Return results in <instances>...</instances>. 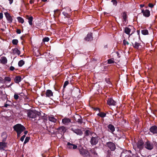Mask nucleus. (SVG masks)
I'll return each instance as SVG.
<instances>
[{
  "instance_id": "obj_43",
  "label": "nucleus",
  "mask_w": 157,
  "mask_h": 157,
  "mask_svg": "<svg viewBox=\"0 0 157 157\" xmlns=\"http://www.w3.org/2000/svg\"><path fill=\"white\" fill-rule=\"evenodd\" d=\"M69 84V82L68 81H66L65 82L63 86V88L64 89L66 86Z\"/></svg>"
},
{
  "instance_id": "obj_60",
  "label": "nucleus",
  "mask_w": 157,
  "mask_h": 157,
  "mask_svg": "<svg viewBox=\"0 0 157 157\" xmlns=\"http://www.w3.org/2000/svg\"><path fill=\"white\" fill-rule=\"evenodd\" d=\"M137 33H138V35H139L140 33V30H137Z\"/></svg>"
},
{
  "instance_id": "obj_52",
  "label": "nucleus",
  "mask_w": 157,
  "mask_h": 157,
  "mask_svg": "<svg viewBox=\"0 0 157 157\" xmlns=\"http://www.w3.org/2000/svg\"><path fill=\"white\" fill-rule=\"evenodd\" d=\"M25 36L24 35H23L21 37V39L22 40H24V38L25 37Z\"/></svg>"
},
{
  "instance_id": "obj_33",
  "label": "nucleus",
  "mask_w": 157,
  "mask_h": 157,
  "mask_svg": "<svg viewBox=\"0 0 157 157\" xmlns=\"http://www.w3.org/2000/svg\"><path fill=\"white\" fill-rule=\"evenodd\" d=\"M67 145H72V148L73 149H75L77 148V146L75 144H71L70 143V142H68L67 143Z\"/></svg>"
},
{
  "instance_id": "obj_11",
  "label": "nucleus",
  "mask_w": 157,
  "mask_h": 157,
  "mask_svg": "<svg viewBox=\"0 0 157 157\" xmlns=\"http://www.w3.org/2000/svg\"><path fill=\"white\" fill-rule=\"evenodd\" d=\"M71 122V119L68 117H65L62 120V123L65 125H67Z\"/></svg>"
},
{
  "instance_id": "obj_16",
  "label": "nucleus",
  "mask_w": 157,
  "mask_h": 157,
  "mask_svg": "<svg viewBox=\"0 0 157 157\" xmlns=\"http://www.w3.org/2000/svg\"><path fill=\"white\" fill-rule=\"evenodd\" d=\"M57 129L59 133L61 134H62V133H64L67 130L66 127L64 126L60 127Z\"/></svg>"
},
{
  "instance_id": "obj_59",
  "label": "nucleus",
  "mask_w": 157,
  "mask_h": 157,
  "mask_svg": "<svg viewBox=\"0 0 157 157\" xmlns=\"http://www.w3.org/2000/svg\"><path fill=\"white\" fill-rule=\"evenodd\" d=\"M13 84V83H11V84H10V85H9V86H7V87L8 88H9Z\"/></svg>"
},
{
  "instance_id": "obj_51",
  "label": "nucleus",
  "mask_w": 157,
  "mask_h": 157,
  "mask_svg": "<svg viewBox=\"0 0 157 157\" xmlns=\"http://www.w3.org/2000/svg\"><path fill=\"white\" fill-rule=\"evenodd\" d=\"M72 145H67V148L69 149H71L72 148Z\"/></svg>"
},
{
  "instance_id": "obj_40",
  "label": "nucleus",
  "mask_w": 157,
  "mask_h": 157,
  "mask_svg": "<svg viewBox=\"0 0 157 157\" xmlns=\"http://www.w3.org/2000/svg\"><path fill=\"white\" fill-rule=\"evenodd\" d=\"M111 2L113 3V4L114 6H117V2L116 0H112Z\"/></svg>"
},
{
  "instance_id": "obj_6",
  "label": "nucleus",
  "mask_w": 157,
  "mask_h": 157,
  "mask_svg": "<svg viewBox=\"0 0 157 157\" xmlns=\"http://www.w3.org/2000/svg\"><path fill=\"white\" fill-rule=\"evenodd\" d=\"M99 140V138L98 136H92L91 138L90 142L91 145H95L98 143Z\"/></svg>"
},
{
  "instance_id": "obj_27",
  "label": "nucleus",
  "mask_w": 157,
  "mask_h": 157,
  "mask_svg": "<svg viewBox=\"0 0 157 157\" xmlns=\"http://www.w3.org/2000/svg\"><path fill=\"white\" fill-rule=\"evenodd\" d=\"M97 115L101 117L102 118H103L106 117V113L103 112H99Z\"/></svg>"
},
{
  "instance_id": "obj_21",
  "label": "nucleus",
  "mask_w": 157,
  "mask_h": 157,
  "mask_svg": "<svg viewBox=\"0 0 157 157\" xmlns=\"http://www.w3.org/2000/svg\"><path fill=\"white\" fill-rule=\"evenodd\" d=\"M26 18L28 20V22L29 24L32 25L33 24L32 21H33V17L32 16H29V15L26 16Z\"/></svg>"
},
{
  "instance_id": "obj_10",
  "label": "nucleus",
  "mask_w": 157,
  "mask_h": 157,
  "mask_svg": "<svg viewBox=\"0 0 157 157\" xmlns=\"http://www.w3.org/2000/svg\"><path fill=\"white\" fill-rule=\"evenodd\" d=\"M108 130L112 133H113L115 131V128L114 126L112 124H109L107 126Z\"/></svg>"
},
{
  "instance_id": "obj_53",
  "label": "nucleus",
  "mask_w": 157,
  "mask_h": 157,
  "mask_svg": "<svg viewBox=\"0 0 157 157\" xmlns=\"http://www.w3.org/2000/svg\"><path fill=\"white\" fill-rule=\"evenodd\" d=\"M34 2V0H30L29 1V3L30 4H32Z\"/></svg>"
},
{
  "instance_id": "obj_24",
  "label": "nucleus",
  "mask_w": 157,
  "mask_h": 157,
  "mask_svg": "<svg viewBox=\"0 0 157 157\" xmlns=\"http://www.w3.org/2000/svg\"><path fill=\"white\" fill-rule=\"evenodd\" d=\"M132 45L133 46L134 48L136 49H138L139 47L140 46V44L137 42H135L134 44L132 43V44H131L130 45L131 46Z\"/></svg>"
},
{
  "instance_id": "obj_9",
  "label": "nucleus",
  "mask_w": 157,
  "mask_h": 157,
  "mask_svg": "<svg viewBox=\"0 0 157 157\" xmlns=\"http://www.w3.org/2000/svg\"><path fill=\"white\" fill-rule=\"evenodd\" d=\"M71 130L79 136H82L83 133L82 131L78 128L75 129L73 128H71Z\"/></svg>"
},
{
  "instance_id": "obj_1",
  "label": "nucleus",
  "mask_w": 157,
  "mask_h": 157,
  "mask_svg": "<svg viewBox=\"0 0 157 157\" xmlns=\"http://www.w3.org/2000/svg\"><path fill=\"white\" fill-rule=\"evenodd\" d=\"M13 128L14 130L16 132L18 137H20L21 133L26 129L23 125L20 124H17L15 125Z\"/></svg>"
},
{
  "instance_id": "obj_22",
  "label": "nucleus",
  "mask_w": 157,
  "mask_h": 157,
  "mask_svg": "<svg viewBox=\"0 0 157 157\" xmlns=\"http://www.w3.org/2000/svg\"><path fill=\"white\" fill-rule=\"evenodd\" d=\"M12 51L13 52V53L14 54H17L18 55H19L21 53L20 51L18 50V49L17 48L12 49Z\"/></svg>"
},
{
  "instance_id": "obj_7",
  "label": "nucleus",
  "mask_w": 157,
  "mask_h": 157,
  "mask_svg": "<svg viewBox=\"0 0 157 157\" xmlns=\"http://www.w3.org/2000/svg\"><path fill=\"white\" fill-rule=\"evenodd\" d=\"M5 17L8 23H10L12 22L13 19L12 17L8 12H6L4 13Z\"/></svg>"
},
{
  "instance_id": "obj_23",
  "label": "nucleus",
  "mask_w": 157,
  "mask_h": 157,
  "mask_svg": "<svg viewBox=\"0 0 157 157\" xmlns=\"http://www.w3.org/2000/svg\"><path fill=\"white\" fill-rule=\"evenodd\" d=\"M122 15L123 19V21L125 22L128 18L127 13L126 12H124L122 13Z\"/></svg>"
},
{
  "instance_id": "obj_32",
  "label": "nucleus",
  "mask_w": 157,
  "mask_h": 157,
  "mask_svg": "<svg viewBox=\"0 0 157 157\" xmlns=\"http://www.w3.org/2000/svg\"><path fill=\"white\" fill-rule=\"evenodd\" d=\"M141 33L144 35H146L148 34V32L147 29H143L141 30Z\"/></svg>"
},
{
  "instance_id": "obj_12",
  "label": "nucleus",
  "mask_w": 157,
  "mask_h": 157,
  "mask_svg": "<svg viewBox=\"0 0 157 157\" xmlns=\"http://www.w3.org/2000/svg\"><path fill=\"white\" fill-rule=\"evenodd\" d=\"M7 143L5 142H0V150L4 151L7 147Z\"/></svg>"
},
{
  "instance_id": "obj_13",
  "label": "nucleus",
  "mask_w": 157,
  "mask_h": 157,
  "mask_svg": "<svg viewBox=\"0 0 157 157\" xmlns=\"http://www.w3.org/2000/svg\"><path fill=\"white\" fill-rule=\"evenodd\" d=\"M141 13H143V15L146 17H149L150 15V11L147 9L146 10H142Z\"/></svg>"
},
{
  "instance_id": "obj_14",
  "label": "nucleus",
  "mask_w": 157,
  "mask_h": 157,
  "mask_svg": "<svg viewBox=\"0 0 157 157\" xmlns=\"http://www.w3.org/2000/svg\"><path fill=\"white\" fill-rule=\"evenodd\" d=\"M144 143L142 140H138L137 143V147L140 149H142L143 148Z\"/></svg>"
},
{
  "instance_id": "obj_47",
  "label": "nucleus",
  "mask_w": 157,
  "mask_h": 157,
  "mask_svg": "<svg viewBox=\"0 0 157 157\" xmlns=\"http://www.w3.org/2000/svg\"><path fill=\"white\" fill-rule=\"evenodd\" d=\"M25 135H23L20 138V140L21 141L23 142L25 138Z\"/></svg>"
},
{
  "instance_id": "obj_25",
  "label": "nucleus",
  "mask_w": 157,
  "mask_h": 157,
  "mask_svg": "<svg viewBox=\"0 0 157 157\" xmlns=\"http://www.w3.org/2000/svg\"><path fill=\"white\" fill-rule=\"evenodd\" d=\"M0 61L1 63L5 64L7 63V60L6 58L5 57L3 56L1 57Z\"/></svg>"
},
{
  "instance_id": "obj_57",
  "label": "nucleus",
  "mask_w": 157,
  "mask_h": 157,
  "mask_svg": "<svg viewBox=\"0 0 157 157\" xmlns=\"http://www.w3.org/2000/svg\"><path fill=\"white\" fill-rule=\"evenodd\" d=\"M116 53H117V56H118V57L119 58H120V56H119L120 54H119V53H118V52H116Z\"/></svg>"
},
{
  "instance_id": "obj_56",
  "label": "nucleus",
  "mask_w": 157,
  "mask_h": 157,
  "mask_svg": "<svg viewBox=\"0 0 157 157\" xmlns=\"http://www.w3.org/2000/svg\"><path fill=\"white\" fill-rule=\"evenodd\" d=\"M24 131H25L24 132V133L25 134L24 135H26L27 134V133H28V131H25V130Z\"/></svg>"
},
{
  "instance_id": "obj_4",
  "label": "nucleus",
  "mask_w": 157,
  "mask_h": 157,
  "mask_svg": "<svg viewBox=\"0 0 157 157\" xmlns=\"http://www.w3.org/2000/svg\"><path fill=\"white\" fill-rule=\"evenodd\" d=\"M27 116L30 118L34 119L35 120H36V119H35L36 118L35 110H28L27 111Z\"/></svg>"
},
{
  "instance_id": "obj_2",
  "label": "nucleus",
  "mask_w": 157,
  "mask_h": 157,
  "mask_svg": "<svg viewBox=\"0 0 157 157\" xmlns=\"http://www.w3.org/2000/svg\"><path fill=\"white\" fill-rule=\"evenodd\" d=\"M78 149L80 154L83 157H90V153L86 150L84 149L81 146H78Z\"/></svg>"
},
{
  "instance_id": "obj_45",
  "label": "nucleus",
  "mask_w": 157,
  "mask_h": 157,
  "mask_svg": "<svg viewBox=\"0 0 157 157\" xmlns=\"http://www.w3.org/2000/svg\"><path fill=\"white\" fill-rule=\"evenodd\" d=\"M123 43L124 44V45H128L129 44V43L127 41H126L125 40H124L123 41Z\"/></svg>"
},
{
  "instance_id": "obj_39",
  "label": "nucleus",
  "mask_w": 157,
  "mask_h": 157,
  "mask_svg": "<svg viewBox=\"0 0 157 157\" xmlns=\"http://www.w3.org/2000/svg\"><path fill=\"white\" fill-rule=\"evenodd\" d=\"M4 80L5 81L10 82L11 81V78L9 77L6 76L4 78Z\"/></svg>"
},
{
  "instance_id": "obj_54",
  "label": "nucleus",
  "mask_w": 157,
  "mask_h": 157,
  "mask_svg": "<svg viewBox=\"0 0 157 157\" xmlns=\"http://www.w3.org/2000/svg\"><path fill=\"white\" fill-rule=\"evenodd\" d=\"M9 1V3L10 5L13 2V0H8Z\"/></svg>"
},
{
  "instance_id": "obj_18",
  "label": "nucleus",
  "mask_w": 157,
  "mask_h": 157,
  "mask_svg": "<svg viewBox=\"0 0 157 157\" xmlns=\"http://www.w3.org/2000/svg\"><path fill=\"white\" fill-rule=\"evenodd\" d=\"M8 136L7 133L5 132H3L1 134V137L2 141L3 142H6Z\"/></svg>"
},
{
  "instance_id": "obj_64",
  "label": "nucleus",
  "mask_w": 157,
  "mask_h": 157,
  "mask_svg": "<svg viewBox=\"0 0 157 157\" xmlns=\"http://www.w3.org/2000/svg\"><path fill=\"white\" fill-rule=\"evenodd\" d=\"M94 154H96V155H97V153H96V152H95L94 153Z\"/></svg>"
},
{
  "instance_id": "obj_48",
  "label": "nucleus",
  "mask_w": 157,
  "mask_h": 157,
  "mask_svg": "<svg viewBox=\"0 0 157 157\" xmlns=\"http://www.w3.org/2000/svg\"><path fill=\"white\" fill-rule=\"evenodd\" d=\"M16 32L17 34H20L21 33V30L20 29H17L16 30Z\"/></svg>"
},
{
  "instance_id": "obj_26",
  "label": "nucleus",
  "mask_w": 157,
  "mask_h": 157,
  "mask_svg": "<svg viewBox=\"0 0 157 157\" xmlns=\"http://www.w3.org/2000/svg\"><path fill=\"white\" fill-rule=\"evenodd\" d=\"M22 80V78L20 76H16L14 79V81L16 83H18L21 82Z\"/></svg>"
},
{
  "instance_id": "obj_58",
  "label": "nucleus",
  "mask_w": 157,
  "mask_h": 157,
  "mask_svg": "<svg viewBox=\"0 0 157 157\" xmlns=\"http://www.w3.org/2000/svg\"><path fill=\"white\" fill-rule=\"evenodd\" d=\"M144 4H141L140 5V7L142 8L144 6Z\"/></svg>"
},
{
  "instance_id": "obj_55",
  "label": "nucleus",
  "mask_w": 157,
  "mask_h": 157,
  "mask_svg": "<svg viewBox=\"0 0 157 157\" xmlns=\"http://www.w3.org/2000/svg\"><path fill=\"white\" fill-rule=\"evenodd\" d=\"M9 105H8V104H5L4 107H6V108H7V107L8 106H9Z\"/></svg>"
},
{
  "instance_id": "obj_35",
  "label": "nucleus",
  "mask_w": 157,
  "mask_h": 157,
  "mask_svg": "<svg viewBox=\"0 0 157 157\" xmlns=\"http://www.w3.org/2000/svg\"><path fill=\"white\" fill-rule=\"evenodd\" d=\"M79 117L80 118H78L76 121L78 123L81 124L83 122L82 118L81 116L79 115Z\"/></svg>"
},
{
  "instance_id": "obj_61",
  "label": "nucleus",
  "mask_w": 157,
  "mask_h": 157,
  "mask_svg": "<svg viewBox=\"0 0 157 157\" xmlns=\"http://www.w3.org/2000/svg\"><path fill=\"white\" fill-rule=\"evenodd\" d=\"M48 132H51V133H54V131H53V132H51V129H50V130H48Z\"/></svg>"
},
{
  "instance_id": "obj_41",
  "label": "nucleus",
  "mask_w": 157,
  "mask_h": 157,
  "mask_svg": "<svg viewBox=\"0 0 157 157\" xmlns=\"http://www.w3.org/2000/svg\"><path fill=\"white\" fill-rule=\"evenodd\" d=\"M35 114H36V117L37 116H40L41 115V113L40 112H38L35 110Z\"/></svg>"
},
{
  "instance_id": "obj_5",
  "label": "nucleus",
  "mask_w": 157,
  "mask_h": 157,
  "mask_svg": "<svg viewBox=\"0 0 157 157\" xmlns=\"http://www.w3.org/2000/svg\"><path fill=\"white\" fill-rule=\"evenodd\" d=\"M105 146L108 147L111 151H114L116 149L115 144L113 142H108L106 143Z\"/></svg>"
},
{
  "instance_id": "obj_42",
  "label": "nucleus",
  "mask_w": 157,
  "mask_h": 157,
  "mask_svg": "<svg viewBox=\"0 0 157 157\" xmlns=\"http://www.w3.org/2000/svg\"><path fill=\"white\" fill-rule=\"evenodd\" d=\"M49 40V38L48 37H45L43 39V41L44 42H48Z\"/></svg>"
},
{
  "instance_id": "obj_62",
  "label": "nucleus",
  "mask_w": 157,
  "mask_h": 157,
  "mask_svg": "<svg viewBox=\"0 0 157 157\" xmlns=\"http://www.w3.org/2000/svg\"><path fill=\"white\" fill-rule=\"evenodd\" d=\"M47 0H41L42 2H45L47 1Z\"/></svg>"
},
{
  "instance_id": "obj_17",
  "label": "nucleus",
  "mask_w": 157,
  "mask_h": 157,
  "mask_svg": "<svg viewBox=\"0 0 157 157\" xmlns=\"http://www.w3.org/2000/svg\"><path fill=\"white\" fill-rule=\"evenodd\" d=\"M150 131L153 134H157V126L155 125L152 126L149 129Z\"/></svg>"
},
{
  "instance_id": "obj_30",
  "label": "nucleus",
  "mask_w": 157,
  "mask_h": 157,
  "mask_svg": "<svg viewBox=\"0 0 157 157\" xmlns=\"http://www.w3.org/2000/svg\"><path fill=\"white\" fill-rule=\"evenodd\" d=\"M17 19L19 23H23L24 22V20L23 19L20 17H17Z\"/></svg>"
},
{
  "instance_id": "obj_3",
  "label": "nucleus",
  "mask_w": 157,
  "mask_h": 157,
  "mask_svg": "<svg viewBox=\"0 0 157 157\" xmlns=\"http://www.w3.org/2000/svg\"><path fill=\"white\" fill-rule=\"evenodd\" d=\"M154 145L156 146L157 142L155 141H153V143H152L148 140H147L144 144L145 147L149 150H151L153 149Z\"/></svg>"
},
{
  "instance_id": "obj_28",
  "label": "nucleus",
  "mask_w": 157,
  "mask_h": 157,
  "mask_svg": "<svg viewBox=\"0 0 157 157\" xmlns=\"http://www.w3.org/2000/svg\"><path fill=\"white\" fill-rule=\"evenodd\" d=\"M131 29L129 28L126 27L124 28V33L128 35L130 34V32H131Z\"/></svg>"
},
{
  "instance_id": "obj_38",
  "label": "nucleus",
  "mask_w": 157,
  "mask_h": 157,
  "mask_svg": "<svg viewBox=\"0 0 157 157\" xmlns=\"http://www.w3.org/2000/svg\"><path fill=\"white\" fill-rule=\"evenodd\" d=\"M18 42V41L17 39H13L12 41V43L14 45H17Z\"/></svg>"
},
{
  "instance_id": "obj_31",
  "label": "nucleus",
  "mask_w": 157,
  "mask_h": 157,
  "mask_svg": "<svg viewBox=\"0 0 157 157\" xmlns=\"http://www.w3.org/2000/svg\"><path fill=\"white\" fill-rule=\"evenodd\" d=\"M90 132V130H86L85 131V132L84 134V138H85V136H89V135Z\"/></svg>"
},
{
  "instance_id": "obj_8",
  "label": "nucleus",
  "mask_w": 157,
  "mask_h": 157,
  "mask_svg": "<svg viewBox=\"0 0 157 157\" xmlns=\"http://www.w3.org/2000/svg\"><path fill=\"white\" fill-rule=\"evenodd\" d=\"M107 104L109 106H115L116 105V102L114 101L112 98H108L107 101Z\"/></svg>"
},
{
  "instance_id": "obj_29",
  "label": "nucleus",
  "mask_w": 157,
  "mask_h": 157,
  "mask_svg": "<svg viewBox=\"0 0 157 157\" xmlns=\"http://www.w3.org/2000/svg\"><path fill=\"white\" fill-rule=\"evenodd\" d=\"M115 63L113 58H111L108 59L107 63L109 64H113Z\"/></svg>"
},
{
  "instance_id": "obj_50",
  "label": "nucleus",
  "mask_w": 157,
  "mask_h": 157,
  "mask_svg": "<svg viewBox=\"0 0 157 157\" xmlns=\"http://www.w3.org/2000/svg\"><path fill=\"white\" fill-rule=\"evenodd\" d=\"M10 69L11 71H13L15 69L14 67L13 66H11L10 67Z\"/></svg>"
},
{
  "instance_id": "obj_63",
  "label": "nucleus",
  "mask_w": 157,
  "mask_h": 157,
  "mask_svg": "<svg viewBox=\"0 0 157 157\" xmlns=\"http://www.w3.org/2000/svg\"><path fill=\"white\" fill-rule=\"evenodd\" d=\"M107 82L108 84H110V82L109 81Z\"/></svg>"
},
{
  "instance_id": "obj_36",
  "label": "nucleus",
  "mask_w": 157,
  "mask_h": 157,
  "mask_svg": "<svg viewBox=\"0 0 157 157\" xmlns=\"http://www.w3.org/2000/svg\"><path fill=\"white\" fill-rule=\"evenodd\" d=\"M63 14L67 17H70V15L68 14L67 12L63 11L62 12Z\"/></svg>"
},
{
  "instance_id": "obj_37",
  "label": "nucleus",
  "mask_w": 157,
  "mask_h": 157,
  "mask_svg": "<svg viewBox=\"0 0 157 157\" xmlns=\"http://www.w3.org/2000/svg\"><path fill=\"white\" fill-rule=\"evenodd\" d=\"M30 138L29 137H26L25 139L24 143V144H25L28 143L29 140Z\"/></svg>"
},
{
  "instance_id": "obj_44",
  "label": "nucleus",
  "mask_w": 157,
  "mask_h": 157,
  "mask_svg": "<svg viewBox=\"0 0 157 157\" xmlns=\"http://www.w3.org/2000/svg\"><path fill=\"white\" fill-rule=\"evenodd\" d=\"M155 5V4H153L151 3H149L148 4V6L149 7L151 8L153 7Z\"/></svg>"
},
{
  "instance_id": "obj_49",
  "label": "nucleus",
  "mask_w": 157,
  "mask_h": 157,
  "mask_svg": "<svg viewBox=\"0 0 157 157\" xmlns=\"http://www.w3.org/2000/svg\"><path fill=\"white\" fill-rule=\"evenodd\" d=\"M3 17V13L2 12L0 13V20L2 19Z\"/></svg>"
},
{
  "instance_id": "obj_46",
  "label": "nucleus",
  "mask_w": 157,
  "mask_h": 157,
  "mask_svg": "<svg viewBox=\"0 0 157 157\" xmlns=\"http://www.w3.org/2000/svg\"><path fill=\"white\" fill-rule=\"evenodd\" d=\"M19 97L18 95L17 94H14V98L15 100L18 99L19 98Z\"/></svg>"
},
{
  "instance_id": "obj_34",
  "label": "nucleus",
  "mask_w": 157,
  "mask_h": 157,
  "mask_svg": "<svg viewBox=\"0 0 157 157\" xmlns=\"http://www.w3.org/2000/svg\"><path fill=\"white\" fill-rule=\"evenodd\" d=\"M25 63L24 61L23 60L19 61L18 63V65L19 67H22Z\"/></svg>"
},
{
  "instance_id": "obj_15",
  "label": "nucleus",
  "mask_w": 157,
  "mask_h": 157,
  "mask_svg": "<svg viewBox=\"0 0 157 157\" xmlns=\"http://www.w3.org/2000/svg\"><path fill=\"white\" fill-rule=\"evenodd\" d=\"M92 33H89L86 36L84 40L86 41H91L93 40L92 37Z\"/></svg>"
},
{
  "instance_id": "obj_20",
  "label": "nucleus",
  "mask_w": 157,
  "mask_h": 157,
  "mask_svg": "<svg viewBox=\"0 0 157 157\" xmlns=\"http://www.w3.org/2000/svg\"><path fill=\"white\" fill-rule=\"evenodd\" d=\"M45 95L46 97H50L53 96V93L51 90H47L46 91Z\"/></svg>"
},
{
  "instance_id": "obj_19",
  "label": "nucleus",
  "mask_w": 157,
  "mask_h": 157,
  "mask_svg": "<svg viewBox=\"0 0 157 157\" xmlns=\"http://www.w3.org/2000/svg\"><path fill=\"white\" fill-rule=\"evenodd\" d=\"M48 120L51 122L56 123L57 121V119L53 116H48Z\"/></svg>"
}]
</instances>
